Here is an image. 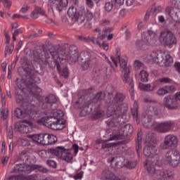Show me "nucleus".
<instances>
[{"label":"nucleus","instance_id":"1","mask_svg":"<svg viewBox=\"0 0 180 180\" xmlns=\"http://www.w3.org/2000/svg\"><path fill=\"white\" fill-rule=\"evenodd\" d=\"M125 98L124 94L117 92L112 101L109 98L105 101V103H110L108 108L107 114L108 116H111L112 120L106 121V124L110 127H117L119 126V119L121 117H124V115L127 113L129 109L127 104L122 103Z\"/></svg>","mask_w":180,"mask_h":180},{"label":"nucleus","instance_id":"2","mask_svg":"<svg viewBox=\"0 0 180 180\" xmlns=\"http://www.w3.org/2000/svg\"><path fill=\"white\" fill-rule=\"evenodd\" d=\"M25 75H22V82L25 84L26 88L34 96H39L41 94V88L36 85L40 82V77H35L33 73L25 71Z\"/></svg>","mask_w":180,"mask_h":180},{"label":"nucleus","instance_id":"3","mask_svg":"<svg viewBox=\"0 0 180 180\" xmlns=\"http://www.w3.org/2000/svg\"><path fill=\"white\" fill-rule=\"evenodd\" d=\"M158 115H160V110L157 107H154L153 105L148 106L142 115V124L146 129H150L154 125L153 119L157 117Z\"/></svg>","mask_w":180,"mask_h":180},{"label":"nucleus","instance_id":"4","mask_svg":"<svg viewBox=\"0 0 180 180\" xmlns=\"http://www.w3.org/2000/svg\"><path fill=\"white\" fill-rule=\"evenodd\" d=\"M48 154H53L60 160L70 162L72 160V154L65 150L63 146H58L56 148H50L47 150Z\"/></svg>","mask_w":180,"mask_h":180},{"label":"nucleus","instance_id":"5","mask_svg":"<svg viewBox=\"0 0 180 180\" xmlns=\"http://www.w3.org/2000/svg\"><path fill=\"white\" fill-rule=\"evenodd\" d=\"M48 154H53L60 160L70 162L72 160V154L65 150L63 146H58L56 148H50L47 150Z\"/></svg>","mask_w":180,"mask_h":180},{"label":"nucleus","instance_id":"6","mask_svg":"<svg viewBox=\"0 0 180 180\" xmlns=\"http://www.w3.org/2000/svg\"><path fill=\"white\" fill-rule=\"evenodd\" d=\"M131 133H133V126L130 124H127L122 127L120 131L117 134L112 133L110 134L108 141L123 140V139H124V136H130Z\"/></svg>","mask_w":180,"mask_h":180},{"label":"nucleus","instance_id":"7","mask_svg":"<svg viewBox=\"0 0 180 180\" xmlns=\"http://www.w3.org/2000/svg\"><path fill=\"white\" fill-rule=\"evenodd\" d=\"M57 61H68V63H73L75 64L78 60H79V55L78 54V49L75 45H71L69 47V53L65 58H61L60 56H56Z\"/></svg>","mask_w":180,"mask_h":180},{"label":"nucleus","instance_id":"8","mask_svg":"<svg viewBox=\"0 0 180 180\" xmlns=\"http://www.w3.org/2000/svg\"><path fill=\"white\" fill-rule=\"evenodd\" d=\"M165 160L167 164H169L172 167L175 168L178 167L180 162V154L179 151L176 150H171L166 153L165 156Z\"/></svg>","mask_w":180,"mask_h":180},{"label":"nucleus","instance_id":"9","mask_svg":"<svg viewBox=\"0 0 180 180\" xmlns=\"http://www.w3.org/2000/svg\"><path fill=\"white\" fill-rule=\"evenodd\" d=\"M94 18V14L92 13V11H89L88 8H82L79 13L77 16L75 17L74 22H77V25H82L85 22L86 20L89 22L90 20H92V18Z\"/></svg>","mask_w":180,"mask_h":180},{"label":"nucleus","instance_id":"10","mask_svg":"<svg viewBox=\"0 0 180 180\" xmlns=\"http://www.w3.org/2000/svg\"><path fill=\"white\" fill-rule=\"evenodd\" d=\"M56 102H57L56 96L50 94L45 98L44 103L42 104V108L46 111V113H58L57 109L53 107V105H57Z\"/></svg>","mask_w":180,"mask_h":180},{"label":"nucleus","instance_id":"11","mask_svg":"<svg viewBox=\"0 0 180 180\" xmlns=\"http://www.w3.org/2000/svg\"><path fill=\"white\" fill-rule=\"evenodd\" d=\"M159 41H160V43H164L166 46H169V47H171L176 44V37L172 32L162 31L160 32Z\"/></svg>","mask_w":180,"mask_h":180},{"label":"nucleus","instance_id":"12","mask_svg":"<svg viewBox=\"0 0 180 180\" xmlns=\"http://www.w3.org/2000/svg\"><path fill=\"white\" fill-rule=\"evenodd\" d=\"M178 146V138L174 134H168L165 136L164 141L160 143V148L162 150H169L172 147Z\"/></svg>","mask_w":180,"mask_h":180},{"label":"nucleus","instance_id":"13","mask_svg":"<svg viewBox=\"0 0 180 180\" xmlns=\"http://www.w3.org/2000/svg\"><path fill=\"white\" fill-rule=\"evenodd\" d=\"M174 124V121H163L161 122H157L155 124L154 129L158 131V133H169V131L172 130Z\"/></svg>","mask_w":180,"mask_h":180},{"label":"nucleus","instance_id":"14","mask_svg":"<svg viewBox=\"0 0 180 180\" xmlns=\"http://www.w3.org/2000/svg\"><path fill=\"white\" fill-rule=\"evenodd\" d=\"M142 40H143L145 44L157 46V33L151 30H148L146 32L142 34Z\"/></svg>","mask_w":180,"mask_h":180},{"label":"nucleus","instance_id":"15","mask_svg":"<svg viewBox=\"0 0 180 180\" xmlns=\"http://www.w3.org/2000/svg\"><path fill=\"white\" fill-rule=\"evenodd\" d=\"M122 79L124 84L129 85L131 96H134V82L133 79L130 77V69L127 68L125 70H122Z\"/></svg>","mask_w":180,"mask_h":180},{"label":"nucleus","instance_id":"16","mask_svg":"<svg viewBox=\"0 0 180 180\" xmlns=\"http://www.w3.org/2000/svg\"><path fill=\"white\" fill-rule=\"evenodd\" d=\"M32 165L25 163H19L14 166L13 172L14 174L25 176L30 174L32 172Z\"/></svg>","mask_w":180,"mask_h":180},{"label":"nucleus","instance_id":"17","mask_svg":"<svg viewBox=\"0 0 180 180\" xmlns=\"http://www.w3.org/2000/svg\"><path fill=\"white\" fill-rule=\"evenodd\" d=\"M27 137L38 144L49 146V134H30Z\"/></svg>","mask_w":180,"mask_h":180},{"label":"nucleus","instance_id":"18","mask_svg":"<svg viewBox=\"0 0 180 180\" xmlns=\"http://www.w3.org/2000/svg\"><path fill=\"white\" fill-rule=\"evenodd\" d=\"M49 4L52 11L61 12L63 8L68 6V0H49Z\"/></svg>","mask_w":180,"mask_h":180},{"label":"nucleus","instance_id":"19","mask_svg":"<svg viewBox=\"0 0 180 180\" xmlns=\"http://www.w3.org/2000/svg\"><path fill=\"white\" fill-rule=\"evenodd\" d=\"M163 104L167 109L175 110L178 108V102L173 95L166 96L163 98Z\"/></svg>","mask_w":180,"mask_h":180},{"label":"nucleus","instance_id":"20","mask_svg":"<svg viewBox=\"0 0 180 180\" xmlns=\"http://www.w3.org/2000/svg\"><path fill=\"white\" fill-rule=\"evenodd\" d=\"M156 175L158 179H172L174 178L175 173L171 169H160L156 171Z\"/></svg>","mask_w":180,"mask_h":180},{"label":"nucleus","instance_id":"21","mask_svg":"<svg viewBox=\"0 0 180 180\" xmlns=\"http://www.w3.org/2000/svg\"><path fill=\"white\" fill-rule=\"evenodd\" d=\"M165 58V53L162 52L161 51H153L148 56V59L150 61L157 63V64H161Z\"/></svg>","mask_w":180,"mask_h":180},{"label":"nucleus","instance_id":"22","mask_svg":"<svg viewBox=\"0 0 180 180\" xmlns=\"http://www.w3.org/2000/svg\"><path fill=\"white\" fill-rule=\"evenodd\" d=\"M158 165V160L155 158L148 159L146 160L145 167L148 174L150 175H154L155 172L157 173V170H155V165Z\"/></svg>","mask_w":180,"mask_h":180},{"label":"nucleus","instance_id":"23","mask_svg":"<svg viewBox=\"0 0 180 180\" xmlns=\"http://www.w3.org/2000/svg\"><path fill=\"white\" fill-rule=\"evenodd\" d=\"M143 154L146 157H148L149 160L154 158L156 161L160 160L158 158V149H151V148L146 146L143 149Z\"/></svg>","mask_w":180,"mask_h":180},{"label":"nucleus","instance_id":"24","mask_svg":"<svg viewBox=\"0 0 180 180\" xmlns=\"http://www.w3.org/2000/svg\"><path fill=\"white\" fill-rule=\"evenodd\" d=\"M115 162V167L117 169H120V168H123V167H126V158L123 156H116L112 158L111 164Z\"/></svg>","mask_w":180,"mask_h":180},{"label":"nucleus","instance_id":"25","mask_svg":"<svg viewBox=\"0 0 180 180\" xmlns=\"http://www.w3.org/2000/svg\"><path fill=\"white\" fill-rule=\"evenodd\" d=\"M139 88L141 91L144 92H153L157 88V84L155 82H152L149 84L139 83Z\"/></svg>","mask_w":180,"mask_h":180},{"label":"nucleus","instance_id":"26","mask_svg":"<svg viewBox=\"0 0 180 180\" xmlns=\"http://www.w3.org/2000/svg\"><path fill=\"white\" fill-rule=\"evenodd\" d=\"M15 102L20 105H24V103H29V97L26 96L22 90L18 91L15 96Z\"/></svg>","mask_w":180,"mask_h":180},{"label":"nucleus","instance_id":"27","mask_svg":"<svg viewBox=\"0 0 180 180\" xmlns=\"http://www.w3.org/2000/svg\"><path fill=\"white\" fill-rule=\"evenodd\" d=\"M37 56L39 60H40L44 65H47V64H49V58H50V54L49 52L37 51Z\"/></svg>","mask_w":180,"mask_h":180},{"label":"nucleus","instance_id":"28","mask_svg":"<svg viewBox=\"0 0 180 180\" xmlns=\"http://www.w3.org/2000/svg\"><path fill=\"white\" fill-rule=\"evenodd\" d=\"M15 129L20 131V133H30L32 131V127H29L22 122H18L15 124Z\"/></svg>","mask_w":180,"mask_h":180},{"label":"nucleus","instance_id":"29","mask_svg":"<svg viewBox=\"0 0 180 180\" xmlns=\"http://www.w3.org/2000/svg\"><path fill=\"white\" fill-rule=\"evenodd\" d=\"M57 112H58L56 113L52 112L53 116L46 117V120H44L45 123H58L61 119L56 117V115H60V116L61 117L64 116V113H63V111L57 110Z\"/></svg>","mask_w":180,"mask_h":180},{"label":"nucleus","instance_id":"30","mask_svg":"<svg viewBox=\"0 0 180 180\" xmlns=\"http://www.w3.org/2000/svg\"><path fill=\"white\" fill-rule=\"evenodd\" d=\"M40 15H41V16H44V18H47V14H46V12L44 11V10L41 8H37L34 9L31 13L30 18H32V19H37V18H39Z\"/></svg>","mask_w":180,"mask_h":180},{"label":"nucleus","instance_id":"31","mask_svg":"<svg viewBox=\"0 0 180 180\" xmlns=\"http://www.w3.org/2000/svg\"><path fill=\"white\" fill-rule=\"evenodd\" d=\"M73 106L75 109H85L89 108V103H86L84 99L79 98L74 103Z\"/></svg>","mask_w":180,"mask_h":180},{"label":"nucleus","instance_id":"32","mask_svg":"<svg viewBox=\"0 0 180 180\" xmlns=\"http://www.w3.org/2000/svg\"><path fill=\"white\" fill-rule=\"evenodd\" d=\"M102 176L106 180H120L119 176H117L112 172L109 170H105L102 173Z\"/></svg>","mask_w":180,"mask_h":180},{"label":"nucleus","instance_id":"33","mask_svg":"<svg viewBox=\"0 0 180 180\" xmlns=\"http://www.w3.org/2000/svg\"><path fill=\"white\" fill-rule=\"evenodd\" d=\"M25 71H27V72H30V71L27 70V69H22V73H20V75H21L22 77V79H21V82L22 83H19V78H17L15 79V84L18 86V88H19L20 91H22V89H23L25 88V86H26V84L24 83L23 82V75H25Z\"/></svg>","mask_w":180,"mask_h":180},{"label":"nucleus","instance_id":"34","mask_svg":"<svg viewBox=\"0 0 180 180\" xmlns=\"http://www.w3.org/2000/svg\"><path fill=\"white\" fill-rule=\"evenodd\" d=\"M91 52L89 51H82L79 56V61H91Z\"/></svg>","mask_w":180,"mask_h":180},{"label":"nucleus","instance_id":"35","mask_svg":"<svg viewBox=\"0 0 180 180\" xmlns=\"http://www.w3.org/2000/svg\"><path fill=\"white\" fill-rule=\"evenodd\" d=\"M99 72L102 77H104V78H110V74H112V70L103 67L101 69H99Z\"/></svg>","mask_w":180,"mask_h":180},{"label":"nucleus","instance_id":"36","mask_svg":"<svg viewBox=\"0 0 180 180\" xmlns=\"http://www.w3.org/2000/svg\"><path fill=\"white\" fill-rule=\"evenodd\" d=\"M68 15L71 20H74L75 17L77 15V8L75 6H70L68 10Z\"/></svg>","mask_w":180,"mask_h":180},{"label":"nucleus","instance_id":"37","mask_svg":"<svg viewBox=\"0 0 180 180\" xmlns=\"http://www.w3.org/2000/svg\"><path fill=\"white\" fill-rule=\"evenodd\" d=\"M108 140H109V138H108V139L99 141V143H102L101 148H103V150H105V148H112V147H115V146H117V143H115V142L107 143L108 141H108Z\"/></svg>","mask_w":180,"mask_h":180},{"label":"nucleus","instance_id":"38","mask_svg":"<svg viewBox=\"0 0 180 180\" xmlns=\"http://www.w3.org/2000/svg\"><path fill=\"white\" fill-rule=\"evenodd\" d=\"M117 61L120 62V65L121 68H122L123 71H126V70H127V68H128V70H130L131 67L127 65V62H126V60H124V59L120 60V55H118L117 56Z\"/></svg>","mask_w":180,"mask_h":180},{"label":"nucleus","instance_id":"39","mask_svg":"<svg viewBox=\"0 0 180 180\" xmlns=\"http://www.w3.org/2000/svg\"><path fill=\"white\" fill-rule=\"evenodd\" d=\"M14 113L17 119H23V117H26V111H23L22 108H15Z\"/></svg>","mask_w":180,"mask_h":180},{"label":"nucleus","instance_id":"40","mask_svg":"<svg viewBox=\"0 0 180 180\" xmlns=\"http://www.w3.org/2000/svg\"><path fill=\"white\" fill-rule=\"evenodd\" d=\"M131 115H132L134 119L137 120V117H139V104H138L137 101H134V106L131 109Z\"/></svg>","mask_w":180,"mask_h":180},{"label":"nucleus","instance_id":"41","mask_svg":"<svg viewBox=\"0 0 180 180\" xmlns=\"http://www.w3.org/2000/svg\"><path fill=\"white\" fill-rule=\"evenodd\" d=\"M146 147L151 150H157V142L154 139H148L146 140Z\"/></svg>","mask_w":180,"mask_h":180},{"label":"nucleus","instance_id":"42","mask_svg":"<svg viewBox=\"0 0 180 180\" xmlns=\"http://www.w3.org/2000/svg\"><path fill=\"white\" fill-rule=\"evenodd\" d=\"M162 63L165 67H169L174 63V59H172L171 55L165 53V57Z\"/></svg>","mask_w":180,"mask_h":180},{"label":"nucleus","instance_id":"43","mask_svg":"<svg viewBox=\"0 0 180 180\" xmlns=\"http://www.w3.org/2000/svg\"><path fill=\"white\" fill-rule=\"evenodd\" d=\"M31 167H32V171H34V169H37L39 172H43V174H47V172H49V169H47V168L43 166H40L38 165H31Z\"/></svg>","mask_w":180,"mask_h":180},{"label":"nucleus","instance_id":"44","mask_svg":"<svg viewBox=\"0 0 180 180\" xmlns=\"http://www.w3.org/2000/svg\"><path fill=\"white\" fill-rule=\"evenodd\" d=\"M105 93H103L102 91H99L95 95L93 101L94 103L99 102L101 101H103V99H105Z\"/></svg>","mask_w":180,"mask_h":180},{"label":"nucleus","instance_id":"45","mask_svg":"<svg viewBox=\"0 0 180 180\" xmlns=\"http://www.w3.org/2000/svg\"><path fill=\"white\" fill-rule=\"evenodd\" d=\"M82 67V71H86L91 65V60H79Z\"/></svg>","mask_w":180,"mask_h":180},{"label":"nucleus","instance_id":"46","mask_svg":"<svg viewBox=\"0 0 180 180\" xmlns=\"http://www.w3.org/2000/svg\"><path fill=\"white\" fill-rule=\"evenodd\" d=\"M142 82H148V73L146 70H141L139 73Z\"/></svg>","mask_w":180,"mask_h":180},{"label":"nucleus","instance_id":"47","mask_svg":"<svg viewBox=\"0 0 180 180\" xmlns=\"http://www.w3.org/2000/svg\"><path fill=\"white\" fill-rule=\"evenodd\" d=\"M58 140V139L57 138V136H56L55 135L49 134L48 146H50V145L51 146L53 144H56V143H57Z\"/></svg>","mask_w":180,"mask_h":180},{"label":"nucleus","instance_id":"48","mask_svg":"<svg viewBox=\"0 0 180 180\" xmlns=\"http://www.w3.org/2000/svg\"><path fill=\"white\" fill-rule=\"evenodd\" d=\"M136 153H139V150H141V134L138 133L137 141L136 142Z\"/></svg>","mask_w":180,"mask_h":180},{"label":"nucleus","instance_id":"49","mask_svg":"<svg viewBox=\"0 0 180 180\" xmlns=\"http://www.w3.org/2000/svg\"><path fill=\"white\" fill-rule=\"evenodd\" d=\"M29 115L31 119H36L39 117V112L37 111L34 110H26V116Z\"/></svg>","mask_w":180,"mask_h":180},{"label":"nucleus","instance_id":"50","mask_svg":"<svg viewBox=\"0 0 180 180\" xmlns=\"http://www.w3.org/2000/svg\"><path fill=\"white\" fill-rule=\"evenodd\" d=\"M57 70L62 77H64V78H68V68H65L62 70H60V67L57 66Z\"/></svg>","mask_w":180,"mask_h":180},{"label":"nucleus","instance_id":"51","mask_svg":"<svg viewBox=\"0 0 180 180\" xmlns=\"http://www.w3.org/2000/svg\"><path fill=\"white\" fill-rule=\"evenodd\" d=\"M15 67H16V62L11 63V65H8L7 75L8 79H11L12 78V68H15Z\"/></svg>","mask_w":180,"mask_h":180},{"label":"nucleus","instance_id":"52","mask_svg":"<svg viewBox=\"0 0 180 180\" xmlns=\"http://www.w3.org/2000/svg\"><path fill=\"white\" fill-rule=\"evenodd\" d=\"M157 95H158L159 96H164V95H167L168 94V91L167 90V87L164 86L162 87L160 89H159L157 91H156Z\"/></svg>","mask_w":180,"mask_h":180},{"label":"nucleus","instance_id":"53","mask_svg":"<svg viewBox=\"0 0 180 180\" xmlns=\"http://www.w3.org/2000/svg\"><path fill=\"white\" fill-rule=\"evenodd\" d=\"M104 9L105 12H111L112 9H113V2L108 1L105 4Z\"/></svg>","mask_w":180,"mask_h":180},{"label":"nucleus","instance_id":"54","mask_svg":"<svg viewBox=\"0 0 180 180\" xmlns=\"http://www.w3.org/2000/svg\"><path fill=\"white\" fill-rule=\"evenodd\" d=\"M18 144L22 147H29L30 146V141L27 139H18Z\"/></svg>","mask_w":180,"mask_h":180},{"label":"nucleus","instance_id":"55","mask_svg":"<svg viewBox=\"0 0 180 180\" xmlns=\"http://www.w3.org/2000/svg\"><path fill=\"white\" fill-rule=\"evenodd\" d=\"M27 160H29V155L25 151H22L20 154V161H22L23 162H27Z\"/></svg>","mask_w":180,"mask_h":180},{"label":"nucleus","instance_id":"56","mask_svg":"<svg viewBox=\"0 0 180 180\" xmlns=\"http://www.w3.org/2000/svg\"><path fill=\"white\" fill-rule=\"evenodd\" d=\"M103 34H101V32L98 33L97 35V39H99L100 40H104V39H106V36L108 34V32H109V29H104L103 30Z\"/></svg>","mask_w":180,"mask_h":180},{"label":"nucleus","instance_id":"57","mask_svg":"<svg viewBox=\"0 0 180 180\" xmlns=\"http://www.w3.org/2000/svg\"><path fill=\"white\" fill-rule=\"evenodd\" d=\"M134 67L135 70H141V68H144V64L140 60H135L134 63Z\"/></svg>","mask_w":180,"mask_h":180},{"label":"nucleus","instance_id":"58","mask_svg":"<svg viewBox=\"0 0 180 180\" xmlns=\"http://www.w3.org/2000/svg\"><path fill=\"white\" fill-rule=\"evenodd\" d=\"M105 116V111L102 110H97L94 115V119H101Z\"/></svg>","mask_w":180,"mask_h":180},{"label":"nucleus","instance_id":"59","mask_svg":"<svg viewBox=\"0 0 180 180\" xmlns=\"http://www.w3.org/2000/svg\"><path fill=\"white\" fill-rule=\"evenodd\" d=\"M58 129L56 130H63L65 129V120H60L57 124Z\"/></svg>","mask_w":180,"mask_h":180},{"label":"nucleus","instance_id":"60","mask_svg":"<svg viewBox=\"0 0 180 180\" xmlns=\"http://www.w3.org/2000/svg\"><path fill=\"white\" fill-rule=\"evenodd\" d=\"M58 122L56 123H53V122H47L46 126L48 127V129H51V130H57V129H60L58 128V125H57Z\"/></svg>","mask_w":180,"mask_h":180},{"label":"nucleus","instance_id":"61","mask_svg":"<svg viewBox=\"0 0 180 180\" xmlns=\"http://www.w3.org/2000/svg\"><path fill=\"white\" fill-rule=\"evenodd\" d=\"M8 109H6L4 111V108H1V117L3 120H6V119L8 118Z\"/></svg>","mask_w":180,"mask_h":180},{"label":"nucleus","instance_id":"62","mask_svg":"<svg viewBox=\"0 0 180 180\" xmlns=\"http://www.w3.org/2000/svg\"><path fill=\"white\" fill-rule=\"evenodd\" d=\"M7 137L10 139H13V128L12 126L7 127Z\"/></svg>","mask_w":180,"mask_h":180},{"label":"nucleus","instance_id":"63","mask_svg":"<svg viewBox=\"0 0 180 180\" xmlns=\"http://www.w3.org/2000/svg\"><path fill=\"white\" fill-rule=\"evenodd\" d=\"M159 82L162 84H172V79H169V77H162L159 79Z\"/></svg>","mask_w":180,"mask_h":180},{"label":"nucleus","instance_id":"64","mask_svg":"<svg viewBox=\"0 0 180 180\" xmlns=\"http://www.w3.org/2000/svg\"><path fill=\"white\" fill-rule=\"evenodd\" d=\"M46 164L47 165H49V167H51V168H57V162L55 160H49L46 161Z\"/></svg>","mask_w":180,"mask_h":180}]
</instances>
